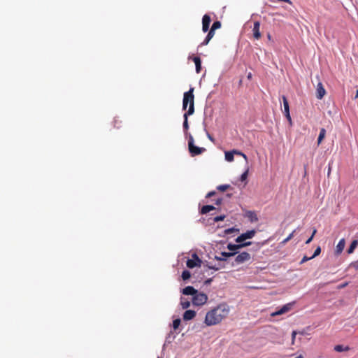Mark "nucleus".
<instances>
[{
	"instance_id": "nucleus-1",
	"label": "nucleus",
	"mask_w": 358,
	"mask_h": 358,
	"mask_svg": "<svg viewBox=\"0 0 358 358\" xmlns=\"http://www.w3.org/2000/svg\"><path fill=\"white\" fill-rule=\"evenodd\" d=\"M229 312L230 307L227 303H220L206 313L204 323L206 326L216 325L226 318Z\"/></svg>"
},
{
	"instance_id": "nucleus-2",
	"label": "nucleus",
	"mask_w": 358,
	"mask_h": 358,
	"mask_svg": "<svg viewBox=\"0 0 358 358\" xmlns=\"http://www.w3.org/2000/svg\"><path fill=\"white\" fill-rule=\"evenodd\" d=\"M194 88H190L189 91L184 93L182 100V109L186 110L189 104V109L186 113L187 115H192L194 113Z\"/></svg>"
},
{
	"instance_id": "nucleus-3",
	"label": "nucleus",
	"mask_w": 358,
	"mask_h": 358,
	"mask_svg": "<svg viewBox=\"0 0 358 358\" xmlns=\"http://www.w3.org/2000/svg\"><path fill=\"white\" fill-rule=\"evenodd\" d=\"M188 148L189 153L192 157L202 154L206 151V148H200L194 145V138L192 135H189L188 140Z\"/></svg>"
},
{
	"instance_id": "nucleus-4",
	"label": "nucleus",
	"mask_w": 358,
	"mask_h": 358,
	"mask_svg": "<svg viewBox=\"0 0 358 358\" xmlns=\"http://www.w3.org/2000/svg\"><path fill=\"white\" fill-rule=\"evenodd\" d=\"M208 301V296L206 294L202 292H196V294H195L193 296L192 298V303L194 306H202L205 304Z\"/></svg>"
},
{
	"instance_id": "nucleus-5",
	"label": "nucleus",
	"mask_w": 358,
	"mask_h": 358,
	"mask_svg": "<svg viewBox=\"0 0 358 358\" xmlns=\"http://www.w3.org/2000/svg\"><path fill=\"white\" fill-rule=\"evenodd\" d=\"M192 259H188L186 262V265L189 268H193L196 266H201L202 261L199 259L196 254L192 255Z\"/></svg>"
},
{
	"instance_id": "nucleus-6",
	"label": "nucleus",
	"mask_w": 358,
	"mask_h": 358,
	"mask_svg": "<svg viewBox=\"0 0 358 358\" xmlns=\"http://www.w3.org/2000/svg\"><path fill=\"white\" fill-rule=\"evenodd\" d=\"M255 234H256L255 230L252 229V230L248 231L245 233H243V234H241L239 236H238L236 238V243H242L244 241H245L246 239L252 238V237H254Z\"/></svg>"
},
{
	"instance_id": "nucleus-7",
	"label": "nucleus",
	"mask_w": 358,
	"mask_h": 358,
	"mask_svg": "<svg viewBox=\"0 0 358 358\" xmlns=\"http://www.w3.org/2000/svg\"><path fill=\"white\" fill-rule=\"evenodd\" d=\"M250 259H251V256L248 252H243L238 254L235 257V262L237 264H243L245 262L250 260Z\"/></svg>"
},
{
	"instance_id": "nucleus-8",
	"label": "nucleus",
	"mask_w": 358,
	"mask_h": 358,
	"mask_svg": "<svg viewBox=\"0 0 358 358\" xmlns=\"http://www.w3.org/2000/svg\"><path fill=\"white\" fill-rule=\"evenodd\" d=\"M292 306L293 304L291 303H287L284 305L282 307H281L279 310H276L274 313H272L271 315V316H277L285 314L292 309Z\"/></svg>"
},
{
	"instance_id": "nucleus-9",
	"label": "nucleus",
	"mask_w": 358,
	"mask_h": 358,
	"mask_svg": "<svg viewBox=\"0 0 358 358\" xmlns=\"http://www.w3.org/2000/svg\"><path fill=\"white\" fill-rule=\"evenodd\" d=\"M238 243L239 244H231V243H229V244L227 245V248L230 251H232V252H236V250L240 249V248H244V247H246V246H248V245H251V242H245V243Z\"/></svg>"
},
{
	"instance_id": "nucleus-10",
	"label": "nucleus",
	"mask_w": 358,
	"mask_h": 358,
	"mask_svg": "<svg viewBox=\"0 0 358 358\" xmlns=\"http://www.w3.org/2000/svg\"><path fill=\"white\" fill-rule=\"evenodd\" d=\"M211 19L210 15L206 14L202 18V30L203 32H206L209 29Z\"/></svg>"
},
{
	"instance_id": "nucleus-11",
	"label": "nucleus",
	"mask_w": 358,
	"mask_h": 358,
	"mask_svg": "<svg viewBox=\"0 0 358 358\" xmlns=\"http://www.w3.org/2000/svg\"><path fill=\"white\" fill-rule=\"evenodd\" d=\"M326 94V90L321 82H319L316 88V96L318 99H322Z\"/></svg>"
},
{
	"instance_id": "nucleus-12",
	"label": "nucleus",
	"mask_w": 358,
	"mask_h": 358,
	"mask_svg": "<svg viewBox=\"0 0 358 358\" xmlns=\"http://www.w3.org/2000/svg\"><path fill=\"white\" fill-rule=\"evenodd\" d=\"M282 101H283V106H284V113L287 119L291 122L292 119L289 114V103L287 101V99L285 96H282Z\"/></svg>"
},
{
	"instance_id": "nucleus-13",
	"label": "nucleus",
	"mask_w": 358,
	"mask_h": 358,
	"mask_svg": "<svg viewBox=\"0 0 358 358\" xmlns=\"http://www.w3.org/2000/svg\"><path fill=\"white\" fill-rule=\"evenodd\" d=\"M259 29H260V22L259 21H255L254 22L252 32H253L254 38L257 40L259 39L262 36Z\"/></svg>"
},
{
	"instance_id": "nucleus-14",
	"label": "nucleus",
	"mask_w": 358,
	"mask_h": 358,
	"mask_svg": "<svg viewBox=\"0 0 358 358\" xmlns=\"http://www.w3.org/2000/svg\"><path fill=\"white\" fill-rule=\"evenodd\" d=\"M345 245V241L344 238H341L339 242L338 243L336 250H335V254L336 255H339L343 252L344 248Z\"/></svg>"
},
{
	"instance_id": "nucleus-15",
	"label": "nucleus",
	"mask_w": 358,
	"mask_h": 358,
	"mask_svg": "<svg viewBox=\"0 0 358 358\" xmlns=\"http://www.w3.org/2000/svg\"><path fill=\"white\" fill-rule=\"evenodd\" d=\"M196 316V312L192 310H187L183 314V320L188 321L192 320Z\"/></svg>"
},
{
	"instance_id": "nucleus-16",
	"label": "nucleus",
	"mask_w": 358,
	"mask_h": 358,
	"mask_svg": "<svg viewBox=\"0 0 358 358\" xmlns=\"http://www.w3.org/2000/svg\"><path fill=\"white\" fill-rule=\"evenodd\" d=\"M197 290L194 289L192 286H187L182 289V293L185 295H192L194 296L196 294Z\"/></svg>"
},
{
	"instance_id": "nucleus-17",
	"label": "nucleus",
	"mask_w": 358,
	"mask_h": 358,
	"mask_svg": "<svg viewBox=\"0 0 358 358\" xmlns=\"http://www.w3.org/2000/svg\"><path fill=\"white\" fill-rule=\"evenodd\" d=\"M236 253H237V252H221V256L220 257L215 256V259L217 260H220V261H224L227 259V257L234 256Z\"/></svg>"
},
{
	"instance_id": "nucleus-18",
	"label": "nucleus",
	"mask_w": 358,
	"mask_h": 358,
	"mask_svg": "<svg viewBox=\"0 0 358 358\" xmlns=\"http://www.w3.org/2000/svg\"><path fill=\"white\" fill-rule=\"evenodd\" d=\"M214 35H215V30H213V29L210 28L206 38L201 43V46L206 45L209 43V41L211 40V38L214 36Z\"/></svg>"
},
{
	"instance_id": "nucleus-19",
	"label": "nucleus",
	"mask_w": 358,
	"mask_h": 358,
	"mask_svg": "<svg viewBox=\"0 0 358 358\" xmlns=\"http://www.w3.org/2000/svg\"><path fill=\"white\" fill-rule=\"evenodd\" d=\"M193 61L196 66V71L197 73H200L201 69V61L199 57H194Z\"/></svg>"
},
{
	"instance_id": "nucleus-20",
	"label": "nucleus",
	"mask_w": 358,
	"mask_h": 358,
	"mask_svg": "<svg viewBox=\"0 0 358 358\" xmlns=\"http://www.w3.org/2000/svg\"><path fill=\"white\" fill-rule=\"evenodd\" d=\"M215 208L213 206L206 205L201 208L200 213H201V214H206V213H209L210 211L215 210Z\"/></svg>"
},
{
	"instance_id": "nucleus-21",
	"label": "nucleus",
	"mask_w": 358,
	"mask_h": 358,
	"mask_svg": "<svg viewBox=\"0 0 358 358\" xmlns=\"http://www.w3.org/2000/svg\"><path fill=\"white\" fill-rule=\"evenodd\" d=\"M357 245H358V240H354V241L351 243V244H350V247L348 248V250H347V252H348V254H352V253H353V252H354V251H355V248L357 247Z\"/></svg>"
},
{
	"instance_id": "nucleus-22",
	"label": "nucleus",
	"mask_w": 358,
	"mask_h": 358,
	"mask_svg": "<svg viewBox=\"0 0 358 358\" xmlns=\"http://www.w3.org/2000/svg\"><path fill=\"white\" fill-rule=\"evenodd\" d=\"M326 136V129L324 128H321L319 134V136L317 138V145H320Z\"/></svg>"
},
{
	"instance_id": "nucleus-23",
	"label": "nucleus",
	"mask_w": 358,
	"mask_h": 358,
	"mask_svg": "<svg viewBox=\"0 0 358 358\" xmlns=\"http://www.w3.org/2000/svg\"><path fill=\"white\" fill-rule=\"evenodd\" d=\"M190 115H187V113H185L184 114V122H183V129H184V131L186 133L187 132V130L189 129V124H188V116H189Z\"/></svg>"
},
{
	"instance_id": "nucleus-24",
	"label": "nucleus",
	"mask_w": 358,
	"mask_h": 358,
	"mask_svg": "<svg viewBox=\"0 0 358 358\" xmlns=\"http://www.w3.org/2000/svg\"><path fill=\"white\" fill-rule=\"evenodd\" d=\"M180 305L182 309H187L190 306V301L184 298H181Z\"/></svg>"
},
{
	"instance_id": "nucleus-25",
	"label": "nucleus",
	"mask_w": 358,
	"mask_h": 358,
	"mask_svg": "<svg viewBox=\"0 0 358 358\" xmlns=\"http://www.w3.org/2000/svg\"><path fill=\"white\" fill-rule=\"evenodd\" d=\"M234 150L232 151H228L225 152V159L227 162H233L234 161Z\"/></svg>"
},
{
	"instance_id": "nucleus-26",
	"label": "nucleus",
	"mask_w": 358,
	"mask_h": 358,
	"mask_svg": "<svg viewBox=\"0 0 358 358\" xmlns=\"http://www.w3.org/2000/svg\"><path fill=\"white\" fill-rule=\"evenodd\" d=\"M350 350L348 346L344 347L342 345H337L334 347V350L338 352L348 351Z\"/></svg>"
},
{
	"instance_id": "nucleus-27",
	"label": "nucleus",
	"mask_w": 358,
	"mask_h": 358,
	"mask_svg": "<svg viewBox=\"0 0 358 358\" xmlns=\"http://www.w3.org/2000/svg\"><path fill=\"white\" fill-rule=\"evenodd\" d=\"M181 277L183 280H187L191 277V273L189 271L185 270L182 271Z\"/></svg>"
},
{
	"instance_id": "nucleus-28",
	"label": "nucleus",
	"mask_w": 358,
	"mask_h": 358,
	"mask_svg": "<svg viewBox=\"0 0 358 358\" xmlns=\"http://www.w3.org/2000/svg\"><path fill=\"white\" fill-rule=\"evenodd\" d=\"M229 188H230L229 185H220L217 187V189L220 192H224V191L227 190Z\"/></svg>"
},
{
	"instance_id": "nucleus-29",
	"label": "nucleus",
	"mask_w": 358,
	"mask_h": 358,
	"mask_svg": "<svg viewBox=\"0 0 358 358\" xmlns=\"http://www.w3.org/2000/svg\"><path fill=\"white\" fill-rule=\"evenodd\" d=\"M180 319L178 318L173 321V328L176 330L180 324Z\"/></svg>"
},
{
	"instance_id": "nucleus-30",
	"label": "nucleus",
	"mask_w": 358,
	"mask_h": 358,
	"mask_svg": "<svg viewBox=\"0 0 358 358\" xmlns=\"http://www.w3.org/2000/svg\"><path fill=\"white\" fill-rule=\"evenodd\" d=\"M221 27V22L220 21H215L213 22L212 27H211V29H213V30H216L217 29H220Z\"/></svg>"
},
{
	"instance_id": "nucleus-31",
	"label": "nucleus",
	"mask_w": 358,
	"mask_h": 358,
	"mask_svg": "<svg viewBox=\"0 0 358 358\" xmlns=\"http://www.w3.org/2000/svg\"><path fill=\"white\" fill-rule=\"evenodd\" d=\"M122 121L119 119V117H115L114 119V127L119 129L121 127Z\"/></svg>"
},
{
	"instance_id": "nucleus-32",
	"label": "nucleus",
	"mask_w": 358,
	"mask_h": 358,
	"mask_svg": "<svg viewBox=\"0 0 358 358\" xmlns=\"http://www.w3.org/2000/svg\"><path fill=\"white\" fill-rule=\"evenodd\" d=\"M225 217H226V216H225L224 215H223L216 216V217H214L213 220H214V222H219V221H222V220H224Z\"/></svg>"
},
{
	"instance_id": "nucleus-33",
	"label": "nucleus",
	"mask_w": 358,
	"mask_h": 358,
	"mask_svg": "<svg viewBox=\"0 0 358 358\" xmlns=\"http://www.w3.org/2000/svg\"><path fill=\"white\" fill-rule=\"evenodd\" d=\"M316 232H317V229H314L313 231V234H312L311 236L309 238H308V240L306 241V244H309L312 241V240H313L315 234H316Z\"/></svg>"
},
{
	"instance_id": "nucleus-34",
	"label": "nucleus",
	"mask_w": 358,
	"mask_h": 358,
	"mask_svg": "<svg viewBox=\"0 0 358 358\" xmlns=\"http://www.w3.org/2000/svg\"><path fill=\"white\" fill-rule=\"evenodd\" d=\"M320 252H321V248H320V247H317L315 249L314 254L312 255V257H310V258H314V257L318 256L320 254Z\"/></svg>"
},
{
	"instance_id": "nucleus-35",
	"label": "nucleus",
	"mask_w": 358,
	"mask_h": 358,
	"mask_svg": "<svg viewBox=\"0 0 358 358\" xmlns=\"http://www.w3.org/2000/svg\"><path fill=\"white\" fill-rule=\"evenodd\" d=\"M248 175V169H247L241 176V180L242 182L246 180Z\"/></svg>"
},
{
	"instance_id": "nucleus-36",
	"label": "nucleus",
	"mask_w": 358,
	"mask_h": 358,
	"mask_svg": "<svg viewBox=\"0 0 358 358\" xmlns=\"http://www.w3.org/2000/svg\"><path fill=\"white\" fill-rule=\"evenodd\" d=\"M295 231H293L283 241L282 243H285L287 242H288L289 240H291L293 236H294V234Z\"/></svg>"
},
{
	"instance_id": "nucleus-37",
	"label": "nucleus",
	"mask_w": 358,
	"mask_h": 358,
	"mask_svg": "<svg viewBox=\"0 0 358 358\" xmlns=\"http://www.w3.org/2000/svg\"><path fill=\"white\" fill-rule=\"evenodd\" d=\"M350 266L354 268L356 270H358V259L350 263Z\"/></svg>"
},
{
	"instance_id": "nucleus-38",
	"label": "nucleus",
	"mask_w": 358,
	"mask_h": 358,
	"mask_svg": "<svg viewBox=\"0 0 358 358\" xmlns=\"http://www.w3.org/2000/svg\"><path fill=\"white\" fill-rule=\"evenodd\" d=\"M238 231V229H236L234 228H229V229H227L224 231L225 234H232L234 231Z\"/></svg>"
},
{
	"instance_id": "nucleus-39",
	"label": "nucleus",
	"mask_w": 358,
	"mask_h": 358,
	"mask_svg": "<svg viewBox=\"0 0 358 358\" xmlns=\"http://www.w3.org/2000/svg\"><path fill=\"white\" fill-rule=\"evenodd\" d=\"M311 259H312V258H310V257H307L306 256H304V257H303V259H301V264H303L304 262H307L308 260Z\"/></svg>"
},
{
	"instance_id": "nucleus-40",
	"label": "nucleus",
	"mask_w": 358,
	"mask_h": 358,
	"mask_svg": "<svg viewBox=\"0 0 358 358\" xmlns=\"http://www.w3.org/2000/svg\"><path fill=\"white\" fill-rule=\"evenodd\" d=\"M215 194V192H214V191H213V192H208V193L207 194L206 197H207V198H210V197H211V196H214Z\"/></svg>"
},
{
	"instance_id": "nucleus-41",
	"label": "nucleus",
	"mask_w": 358,
	"mask_h": 358,
	"mask_svg": "<svg viewBox=\"0 0 358 358\" xmlns=\"http://www.w3.org/2000/svg\"><path fill=\"white\" fill-rule=\"evenodd\" d=\"M222 199H217L215 201V204L219 206L222 203Z\"/></svg>"
},
{
	"instance_id": "nucleus-42",
	"label": "nucleus",
	"mask_w": 358,
	"mask_h": 358,
	"mask_svg": "<svg viewBox=\"0 0 358 358\" xmlns=\"http://www.w3.org/2000/svg\"><path fill=\"white\" fill-rule=\"evenodd\" d=\"M234 150V155L236 154V155L241 156V154H243V152H241V151H238V150Z\"/></svg>"
},
{
	"instance_id": "nucleus-43",
	"label": "nucleus",
	"mask_w": 358,
	"mask_h": 358,
	"mask_svg": "<svg viewBox=\"0 0 358 358\" xmlns=\"http://www.w3.org/2000/svg\"><path fill=\"white\" fill-rule=\"evenodd\" d=\"M348 282H345L343 284L340 285L338 287L339 288H344V287H345L348 285Z\"/></svg>"
},
{
	"instance_id": "nucleus-44",
	"label": "nucleus",
	"mask_w": 358,
	"mask_h": 358,
	"mask_svg": "<svg viewBox=\"0 0 358 358\" xmlns=\"http://www.w3.org/2000/svg\"><path fill=\"white\" fill-rule=\"evenodd\" d=\"M277 1H280V2H282V1H283V2H287V3H289V4H292V1H291L290 0H277Z\"/></svg>"
},
{
	"instance_id": "nucleus-45",
	"label": "nucleus",
	"mask_w": 358,
	"mask_h": 358,
	"mask_svg": "<svg viewBox=\"0 0 358 358\" xmlns=\"http://www.w3.org/2000/svg\"><path fill=\"white\" fill-rule=\"evenodd\" d=\"M296 334V331H294L292 332V342H294V339H295Z\"/></svg>"
},
{
	"instance_id": "nucleus-46",
	"label": "nucleus",
	"mask_w": 358,
	"mask_h": 358,
	"mask_svg": "<svg viewBox=\"0 0 358 358\" xmlns=\"http://www.w3.org/2000/svg\"><path fill=\"white\" fill-rule=\"evenodd\" d=\"M241 156L243 157V158H244V159L246 162H248V157H247V156L244 153L241 154Z\"/></svg>"
},
{
	"instance_id": "nucleus-47",
	"label": "nucleus",
	"mask_w": 358,
	"mask_h": 358,
	"mask_svg": "<svg viewBox=\"0 0 358 358\" xmlns=\"http://www.w3.org/2000/svg\"><path fill=\"white\" fill-rule=\"evenodd\" d=\"M248 79L250 80L252 78V73H249L247 76Z\"/></svg>"
},
{
	"instance_id": "nucleus-48",
	"label": "nucleus",
	"mask_w": 358,
	"mask_h": 358,
	"mask_svg": "<svg viewBox=\"0 0 358 358\" xmlns=\"http://www.w3.org/2000/svg\"><path fill=\"white\" fill-rule=\"evenodd\" d=\"M208 137L210 141H213V138L210 134H208Z\"/></svg>"
},
{
	"instance_id": "nucleus-49",
	"label": "nucleus",
	"mask_w": 358,
	"mask_h": 358,
	"mask_svg": "<svg viewBox=\"0 0 358 358\" xmlns=\"http://www.w3.org/2000/svg\"><path fill=\"white\" fill-rule=\"evenodd\" d=\"M267 38H268V40H271V34H267Z\"/></svg>"
},
{
	"instance_id": "nucleus-50",
	"label": "nucleus",
	"mask_w": 358,
	"mask_h": 358,
	"mask_svg": "<svg viewBox=\"0 0 358 358\" xmlns=\"http://www.w3.org/2000/svg\"><path fill=\"white\" fill-rule=\"evenodd\" d=\"M355 99H357L358 98V90H357L356 91V94H355Z\"/></svg>"
},
{
	"instance_id": "nucleus-51",
	"label": "nucleus",
	"mask_w": 358,
	"mask_h": 358,
	"mask_svg": "<svg viewBox=\"0 0 358 358\" xmlns=\"http://www.w3.org/2000/svg\"><path fill=\"white\" fill-rule=\"evenodd\" d=\"M209 268L210 269H215V270H217L218 268H215L214 266H209Z\"/></svg>"
}]
</instances>
